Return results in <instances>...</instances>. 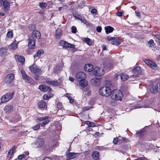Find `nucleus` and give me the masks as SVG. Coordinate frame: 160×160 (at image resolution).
I'll list each match as a JSON object with an SVG mask.
<instances>
[{"label":"nucleus","instance_id":"nucleus-23","mask_svg":"<svg viewBox=\"0 0 160 160\" xmlns=\"http://www.w3.org/2000/svg\"><path fill=\"white\" fill-rule=\"evenodd\" d=\"M121 43V42L119 41V39L118 38L113 37V40L111 42V43L112 45H115L118 46Z\"/></svg>","mask_w":160,"mask_h":160},{"label":"nucleus","instance_id":"nucleus-18","mask_svg":"<svg viewBox=\"0 0 160 160\" xmlns=\"http://www.w3.org/2000/svg\"><path fill=\"white\" fill-rule=\"evenodd\" d=\"M69 152L68 151H67L66 152V154L67 155V158L68 159H72L75 158L76 157V155L77 154V153L74 152H70L68 153Z\"/></svg>","mask_w":160,"mask_h":160},{"label":"nucleus","instance_id":"nucleus-3","mask_svg":"<svg viewBox=\"0 0 160 160\" xmlns=\"http://www.w3.org/2000/svg\"><path fill=\"white\" fill-rule=\"evenodd\" d=\"M112 92L111 89L107 87H102L99 89L100 94L103 96L108 97L111 95Z\"/></svg>","mask_w":160,"mask_h":160},{"label":"nucleus","instance_id":"nucleus-25","mask_svg":"<svg viewBox=\"0 0 160 160\" xmlns=\"http://www.w3.org/2000/svg\"><path fill=\"white\" fill-rule=\"evenodd\" d=\"M104 28L106 33L107 34L112 32L114 30L113 28L110 26L105 27Z\"/></svg>","mask_w":160,"mask_h":160},{"label":"nucleus","instance_id":"nucleus-31","mask_svg":"<svg viewBox=\"0 0 160 160\" xmlns=\"http://www.w3.org/2000/svg\"><path fill=\"white\" fill-rule=\"evenodd\" d=\"M18 44V43H14V42H13L9 46V48L10 49L15 50L17 48Z\"/></svg>","mask_w":160,"mask_h":160},{"label":"nucleus","instance_id":"nucleus-49","mask_svg":"<svg viewBox=\"0 0 160 160\" xmlns=\"http://www.w3.org/2000/svg\"><path fill=\"white\" fill-rule=\"evenodd\" d=\"M97 31L99 32H100L102 30V28L101 26H98L96 28Z\"/></svg>","mask_w":160,"mask_h":160},{"label":"nucleus","instance_id":"nucleus-26","mask_svg":"<svg viewBox=\"0 0 160 160\" xmlns=\"http://www.w3.org/2000/svg\"><path fill=\"white\" fill-rule=\"evenodd\" d=\"M12 106L10 105H9L6 106L4 108V110L6 112L10 113L12 110Z\"/></svg>","mask_w":160,"mask_h":160},{"label":"nucleus","instance_id":"nucleus-48","mask_svg":"<svg viewBox=\"0 0 160 160\" xmlns=\"http://www.w3.org/2000/svg\"><path fill=\"white\" fill-rule=\"evenodd\" d=\"M97 11L96 9H92L91 10V12L93 14H96Z\"/></svg>","mask_w":160,"mask_h":160},{"label":"nucleus","instance_id":"nucleus-40","mask_svg":"<svg viewBox=\"0 0 160 160\" xmlns=\"http://www.w3.org/2000/svg\"><path fill=\"white\" fill-rule=\"evenodd\" d=\"M7 37L9 38H12L13 37V33L12 31L8 32L7 34Z\"/></svg>","mask_w":160,"mask_h":160},{"label":"nucleus","instance_id":"nucleus-24","mask_svg":"<svg viewBox=\"0 0 160 160\" xmlns=\"http://www.w3.org/2000/svg\"><path fill=\"white\" fill-rule=\"evenodd\" d=\"M15 148V146H13L12 148L10 149L8 152V157L11 159L13 156V154L14 153V150Z\"/></svg>","mask_w":160,"mask_h":160},{"label":"nucleus","instance_id":"nucleus-46","mask_svg":"<svg viewBox=\"0 0 160 160\" xmlns=\"http://www.w3.org/2000/svg\"><path fill=\"white\" fill-rule=\"evenodd\" d=\"M72 32L73 33H75L77 32V28L74 26H73L72 27Z\"/></svg>","mask_w":160,"mask_h":160},{"label":"nucleus","instance_id":"nucleus-15","mask_svg":"<svg viewBox=\"0 0 160 160\" xmlns=\"http://www.w3.org/2000/svg\"><path fill=\"white\" fill-rule=\"evenodd\" d=\"M41 34L40 32L37 30H34L32 32L31 36L30 37H33V39H35L36 38L38 39L39 38L41 37Z\"/></svg>","mask_w":160,"mask_h":160},{"label":"nucleus","instance_id":"nucleus-30","mask_svg":"<svg viewBox=\"0 0 160 160\" xmlns=\"http://www.w3.org/2000/svg\"><path fill=\"white\" fill-rule=\"evenodd\" d=\"M92 156L94 159L97 160L99 158V153L97 151H95L92 153Z\"/></svg>","mask_w":160,"mask_h":160},{"label":"nucleus","instance_id":"nucleus-53","mask_svg":"<svg viewBox=\"0 0 160 160\" xmlns=\"http://www.w3.org/2000/svg\"><path fill=\"white\" fill-rule=\"evenodd\" d=\"M135 13H136V15L138 18H140L141 17V14L139 12H137V11H135Z\"/></svg>","mask_w":160,"mask_h":160},{"label":"nucleus","instance_id":"nucleus-42","mask_svg":"<svg viewBox=\"0 0 160 160\" xmlns=\"http://www.w3.org/2000/svg\"><path fill=\"white\" fill-rule=\"evenodd\" d=\"M48 118V116H45L42 118H38L37 119V121H42L44 120L47 119Z\"/></svg>","mask_w":160,"mask_h":160},{"label":"nucleus","instance_id":"nucleus-27","mask_svg":"<svg viewBox=\"0 0 160 160\" xmlns=\"http://www.w3.org/2000/svg\"><path fill=\"white\" fill-rule=\"evenodd\" d=\"M44 53V51L43 50H39L37 52L36 54L34 55V58L37 57L38 58H39L41 55L43 54Z\"/></svg>","mask_w":160,"mask_h":160},{"label":"nucleus","instance_id":"nucleus-20","mask_svg":"<svg viewBox=\"0 0 160 160\" xmlns=\"http://www.w3.org/2000/svg\"><path fill=\"white\" fill-rule=\"evenodd\" d=\"M74 17H75L77 19H78L83 22L85 24L87 25V20L84 18L82 17L80 15H77L76 16H74Z\"/></svg>","mask_w":160,"mask_h":160},{"label":"nucleus","instance_id":"nucleus-41","mask_svg":"<svg viewBox=\"0 0 160 160\" xmlns=\"http://www.w3.org/2000/svg\"><path fill=\"white\" fill-rule=\"evenodd\" d=\"M47 4L45 3L41 2L39 3V6L42 8H45L47 6Z\"/></svg>","mask_w":160,"mask_h":160},{"label":"nucleus","instance_id":"nucleus-37","mask_svg":"<svg viewBox=\"0 0 160 160\" xmlns=\"http://www.w3.org/2000/svg\"><path fill=\"white\" fill-rule=\"evenodd\" d=\"M68 42L64 41H62L60 42V45L65 47H68Z\"/></svg>","mask_w":160,"mask_h":160},{"label":"nucleus","instance_id":"nucleus-44","mask_svg":"<svg viewBox=\"0 0 160 160\" xmlns=\"http://www.w3.org/2000/svg\"><path fill=\"white\" fill-rule=\"evenodd\" d=\"M51 97V96H49V95L47 94H45L43 96V98L45 100H48L50 99Z\"/></svg>","mask_w":160,"mask_h":160},{"label":"nucleus","instance_id":"nucleus-10","mask_svg":"<svg viewBox=\"0 0 160 160\" xmlns=\"http://www.w3.org/2000/svg\"><path fill=\"white\" fill-rule=\"evenodd\" d=\"M86 76L85 73L82 72H78L76 76V79L78 81H79L80 80H82L86 79Z\"/></svg>","mask_w":160,"mask_h":160},{"label":"nucleus","instance_id":"nucleus-11","mask_svg":"<svg viewBox=\"0 0 160 160\" xmlns=\"http://www.w3.org/2000/svg\"><path fill=\"white\" fill-rule=\"evenodd\" d=\"M160 82L156 84L155 86H153L150 88V90L152 93H155L157 92H159V90H160Z\"/></svg>","mask_w":160,"mask_h":160},{"label":"nucleus","instance_id":"nucleus-14","mask_svg":"<svg viewBox=\"0 0 160 160\" xmlns=\"http://www.w3.org/2000/svg\"><path fill=\"white\" fill-rule=\"evenodd\" d=\"M99 78L96 77L95 78H92L91 80V82L92 85L95 86H98L100 85V82Z\"/></svg>","mask_w":160,"mask_h":160},{"label":"nucleus","instance_id":"nucleus-60","mask_svg":"<svg viewBox=\"0 0 160 160\" xmlns=\"http://www.w3.org/2000/svg\"><path fill=\"white\" fill-rule=\"evenodd\" d=\"M98 149H105V148H106L103 147L102 146V147H98Z\"/></svg>","mask_w":160,"mask_h":160},{"label":"nucleus","instance_id":"nucleus-54","mask_svg":"<svg viewBox=\"0 0 160 160\" xmlns=\"http://www.w3.org/2000/svg\"><path fill=\"white\" fill-rule=\"evenodd\" d=\"M122 12H118L117 13V15L118 17H121L122 16Z\"/></svg>","mask_w":160,"mask_h":160},{"label":"nucleus","instance_id":"nucleus-21","mask_svg":"<svg viewBox=\"0 0 160 160\" xmlns=\"http://www.w3.org/2000/svg\"><path fill=\"white\" fill-rule=\"evenodd\" d=\"M3 7L4 9L5 12L9 11L10 9V4L9 3L6 1H3Z\"/></svg>","mask_w":160,"mask_h":160},{"label":"nucleus","instance_id":"nucleus-28","mask_svg":"<svg viewBox=\"0 0 160 160\" xmlns=\"http://www.w3.org/2000/svg\"><path fill=\"white\" fill-rule=\"evenodd\" d=\"M88 84V82L86 79L82 80H80V81H79V84L82 87H86L87 85Z\"/></svg>","mask_w":160,"mask_h":160},{"label":"nucleus","instance_id":"nucleus-6","mask_svg":"<svg viewBox=\"0 0 160 160\" xmlns=\"http://www.w3.org/2000/svg\"><path fill=\"white\" fill-rule=\"evenodd\" d=\"M28 45L30 49H34L35 48L36 40L33 37H30L28 39Z\"/></svg>","mask_w":160,"mask_h":160},{"label":"nucleus","instance_id":"nucleus-39","mask_svg":"<svg viewBox=\"0 0 160 160\" xmlns=\"http://www.w3.org/2000/svg\"><path fill=\"white\" fill-rule=\"evenodd\" d=\"M85 41L88 45H92V43L91 42V40L89 38H86L85 39Z\"/></svg>","mask_w":160,"mask_h":160},{"label":"nucleus","instance_id":"nucleus-7","mask_svg":"<svg viewBox=\"0 0 160 160\" xmlns=\"http://www.w3.org/2000/svg\"><path fill=\"white\" fill-rule=\"evenodd\" d=\"M15 76L13 73H10L7 75L6 77L5 82L6 84H10L14 79Z\"/></svg>","mask_w":160,"mask_h":160},{"label":"nucleus","instance_id":"nucleus-61","mask_svg":"<svg viewBox=\"0 0 160 160\" xmlns=\"http://www.w3.org/2000/svg\"><path fill=\"white\" fill-rule=\"evenodd\" d=\"M142 107H143V108H148V107H147V106H143L142 107H137V106H135V108H142Z\"/></svg>","mask_w":160,"mask_h":160},{"label":"nucleus","instance_id":"nucleus-9","mask_svg":"<svg viewBox=\"0 0 160 160\" xmlns=\"http://www.w3.org/2000/svg\"><path fill=\"white\" fill-rule=\"evenodd\" d=\"M44 142V141L43 139L39 138L35 141L34 143V145L36 147H40L43 146Z\"/></svg>","mask_w":160,"mask_h":160},{"label":"nucleus","instance_id":"nucleus-17","mask_svg":"<svg viewBox=\"0 0 160 160\" xmlns=\"http://www.w3.org/2000/svg\"><path fill=\"white\" fill-rule=\"evenodd\" d=\"M39 89L44 92L49 91L51 90V88L48 86L44 85H41L39 86Z\"/></svg>","mask_w":160,"mask_h":160},{"label":"nucleus","instance_id":"nucleus-36","mask_svg":"<svg viewBox=\"0 0 160 160\" xmlns=\"http://www.w3.org/2000/svg\"><path fill=\"white\" fill-rule=\"evenodd\" d=\"M148 46L150 47H152L155 45L154 43V41L152 39L150 40L148 42Z\"/></svg>","mask_w":160,"mask_h":160},{"label":"nucleus","instance_id":"nucleus-19","mask_svg":"<svg viewBox=\"0 0 160 160\" xmlns=\"http://www.w3.org/2000/svg\"><path fill=\"white\" fill-rule=\"evenodd\" d=\"M93 69V66L90 64H86L84 67V70L87 72H91L92 71Z\"/></svg>","mask_w":160,"mask_h":160},{"label":"nucleus","instance_id":"nucleus-63","mask_svg":"<svg viewBox=\"0 0 160 160\" xmlns=\"http://www.w3.org/2000/svg\"><path fill=\"white\" fill-rule=\"evenodd\" d=\"M0 15L1 16H4L5 15V13L4 12H0Z\"/></svg>","mask_w":160,"mask_h":160},{"label":"nucleus","instance_id":"nucleus-55","mask_svg":"<svg viewBox=\"0 0 160 160\" xmlns=\"http://www.w3.org/2000/svg\"><path fill=\"white\" fill-rule=\"evenodd\" d=\"M69 79L70 81L72 82H73L75 80V79L74 78H73L71 76L69 77Z\"/></svg>","mask_w":160,"mask_h":160},{"label":"nucleus","instance_id":"nucleus-34","mask_svg":"<svg viewBox=\"0 0 160 160\" xmlns=\"http://www.w3.org/2000/svg\"><path fill=\"white\" fill-rule=\"evenodd\" d=\"M85 123L86 124L90 127H94L96 126L95 123L89 121H86L85 122Z\"/></svg>","mask_w":160,"mask_h":160},{"label":"nucleus","instance_id":"nucleus-62","mask_svg":"<svg viewBox=\"0 0 160 160\" xmlns=\"http://www.w3.org/2000/svg\"><path fill=\"white\" fill-rule=\"evenodd\" d=\"M43 160H52V159L49 157H46L44 158Z\"/></svg>","mask_w":160,"mask_h":160},{"label":"nucleus","instance_id":"nucleus-2","mask_svg":"<svg viewBox=\"0 0 160 160\" xmlns=\"http://www.w3.org/2000/svg\"><path fill=\"white\" fill-rule=\"evenodd\" d=\"M111 98L112 99L115 100L122 101V98L123 96V94L122 91L119 90L115 89L112 92Z\"/></svg>","mask_w":160,"mask_h":160},{"label":"nucleus","instance_id":"nucleus-50","mask_svg":"<svg viewBox=\"0 0 160 160\" xmlns=\"http://www.w3.org/2000/svg\"><path fill=\"white\" fill-rule=\"evenodd\" d=\"M68 47L73 48L74 47L75 45L74 44H71L70 43H68Z\"/></svg>","mask_w":160,"mask_h":160},{"label":"nucleus","instance_id":"nucleus-22","mask_svg":"<svg viewBox=\"0 0 160 160\" xmlns=\"http://www.w3.org/2000/svg\"><path fill=\"white\" fill-rule=\"evenodd\" d=\"M104 71L102 69H100L98 72H96V74H94L96 77L99 78V79H102V76L104 75Z\"/></svg>","mask_w":160,"mask_h":160},{"label":"nucleus","instance_id":"nucleus-57","mask_svg":"<svg viewBox=\"0 0 160 160\" xmlns=\"http://www.w3.org/2000/svg\"><path fill=\"white\" fill-rule=\"evenodd\" d=\"M113 37H108L107 38V39L109 41H112L113 40Z\"/></svg>","mask_w":160,"mask_h":160},{"label":"nucleus","instance_id":"nucleus-8","mask_svg":"<svg viewBox=\"0 0 160 160\" xmlns=\"http://www.w3.org/2000/svg\"><path fill=\"white\" fill-rule=\"evenodd\" d=\"M146 64L151 68L156 70L158 68V66L156 64L151 60H146L144 61Z\"/></svg>","mask_w":160,"mask_h":160},{"label":"nucleus","instance_id":"nucleus-58","mask_svg":"<svg viewBox=\"0 0 160 160\" xmlns=\"http://www.w3.org/2000/svg\"><path fill=\"white\" fill-rule=\"evenodd\" d=\"M116 104L115 102L114 101L111 102L110 103V104L112 106H115Z\"/></svg>","mask_w":160,"mask_h":160},{"label":"nucleus","instance_id":"nucleus-29","mask_svg":"<svg viewBox=\"0 0 160 160\" xmlns=\"http://www.w3.org/2000/svg\"><path fill=\"white\" fill-rule=\"evenodd\" d=\"M120 76L121 80L123 81H126L128 78V75L125 73L121 74Z\"/></svg>","mask_w":160,"mask_h":160},{"label":"nucleus","instance_id":"nucleus-47","mask_svg":"<svg viewBox=\"0 0 160 160\" xmlns=\"http://www.w3.org/2000/svg\"><path fill=\"white\" fill-rule=\"evenodd\" d=\"M100 69L98 67H95L93 71L94 74H96V72H98V71Z\"/></svg>","mask_w":160,"mask_h":160},{"label":"nucleus","instance_id":"nucleus-5","mask_svg":"<svg viewBox=\"0 0 160 160\" xmlns=\"http://www.w3.org/2000/svg\"><path fill=\"white\" fill-rule=\"evenodd\" d=\"M14 94V92H8L3 96L1 98V102L5 103L8 102L12 98Z\"/></svg>","mask_w":160,"mask_h":160},{"label":"nucleus","instance_id":"nucleus-12","mask_svg":"<svg viewBox=\"0 0 160 160\" xmlns=\"http://www.w3.org/2000/svg\"><path fill=\"white\" fill-rule=\"evenodd\" d=\"M45 82L48 84L51 85L55 86H58L59 84V83L58 81H51L49 78L47 79L45 81Z\"/></svg>","mask_w":160,"mask_h":160},{"label":"nucleus","instance_id":"nucleus-52","mask_svg":"<svg viewBox=\"0 0 160 160\" xmlns=\"http://www.w3.org/2000/svg\"><path fill=\"white\" fill-rule=\"evenodd\" d=\"M24 155H23V154L20 155L18 156V158L19 159H22V158H24Z\"/></svg>","mask_w":160,"mask_h":160},{"label":"nucleus","instance_id":"nucleus-16","mask_svg":"<svg viewBox=\"0 0 160 160\" xmlns=\"http://www.w3.org/2000/svg\"><path fill=\"white\" fill-rule=\"evenodd\" d=\"M132 72L133 74V76L138 77V75L141 74V71L140 68L139 67H137L133 69Z\"/></svg>","mask_w":160,"mask_h":160},{"label":"nucleus","instance_id":"nucleus-51","mask_svg":"<svg viewBox=\"0 0 160 160\" xmlns=\"http://www.w3.org/2000/svg\"><path fill=\"white\" fill-rule=\"evenodd\" d=\"M113 142L114 144H117L118 142V138H114Z\"/></svg>","mask_w":160,"mask_h":160},{"label":"nucleus","instance_id":"nucleus-35","mask_svg":"<svg viewBox=\"0 0 160 160\" xmlns=\"http://www.w3.org/2000/svg\"><path fill=\"white\" fill-rule=\"evenodd\" d=\"M28 28L29 29L30 31H34V30H35L36 28V25L34 24H31L29 26Z\"/></svg>","mask_w":160,"mask_h":160},{"label":"nucleus","instance_id":"nucleus-56","mask_svg":"<svg viewBox=\"0 0 160 160\" xmlns=\"http://www.w3.org/2000/svg\"><path fill=\"white\" fill-rule=\"evenodd\" d=\"M102 50H106L107 49L106 46L104 45H102Z\"/></svg>","mask_w":160,"mask_h":160},{"label":"nucleus","instance_id":"nucleus-33","mask_svg":"<svg viewBox=\"0 0 160 160\" xmlns=\"http://www.w3.org/2000/svg\"><path fill=\"white\" fill-rule=\"evenodd\" d=\"M65 96L69 99L70 103H72L73 102L74 99L70 96V94L67 93L65 94Z\"/></svg>","mask_w":160,"mask_h":160},{"label":"nucleus","instance_id":"nucleus-64","mask_svg":"<svg viewBox=\"0 0 160 160\" xmlns=\"http://www.w3.org/2000/svg\"><path fill=\"white\" fill-rule=\"evenodd\" d=\"M138 160H148L146 158H140Z\"/></svg>","mask_w":160,"mask_h":160},{"label":"nucleus","instance_id":"nucleus-13","mask_svg":"<svg viewBox=\"0 0 160 160\" xmlns=\"http://www.w3.org/2000/svg\"><path fill=\"white\" fill-rule=\"evenodd\" d=\"M15 58L17 61L19 62L22 65L24 63L25 58L23 56L17 54L15 55Z\"/></svg>","mask_w":160,"mask_h":160},{"label":"nucleus","instance_id":"nucleus-43","mask_svg":"<svg viewBox=\"0 0 160 160\" xmlns=\"http://www.w3.org/2000/svg\"><path fill=\"white\" fill-rule=\"evenodd\" d=\"M41 124V125L42 127H43L46 124L48 123L49 122L50 120H45Z\"/></svg>","mask_w":160,"mask_h":160},{"label":"nucleus","instance_id":"nucleus-38","mask_svg":"<svg viewBox=\"0 0 160 160\" xmlns=\"http://www.w3.org/2000/svg\"><path fill=\"white\" fill-rule=\"evenodd\" d=\"M7 49H6L3 48L0 51V54L2 56H3L7 53Z\"/></svg>","mask_w":160,"mask_h":160},{"label":"nucleus","instance_id":"nucleus-1","mask_svg":"<svg viewBox=\"0 0 160 160\" xmlns=\"http://www.w3.org/2000/svg\"><path fill=\"white\" fill-rule=\"evenodd\" d=\"M29 68L33 75V78L36 80H38L42 73L41 69L35 64H33L29 66Z\"/></svg>","mask_w":160,"mask_h":160},{"label":"nucleus","instance_id":"nucleus-32","mask_svg":"<svg viewBox=\"0 0 160 160\" xmlns=\"http://www.w3.org/2000/svg\"><path fill=\"white\" fill-rule=\"evenodd\" d=\"M38 105L39 108H43L45 106L46 103L44 101L41 100L38 103Z\"/></svg>","mask_w":160,"mask_h":160},{"label":"nucleus","instance_id":"nucleus-45","mask_svg":"<svg viewBox=\"0 0 160 160\" xmlns=\"http://www.w3.org/2000/svg\"><path fill=\"white\" fill-rule=\"evenodd\" d=\"M40 124H38L34 126H33L32 128L34 130H37L40 127Z\"/></svg>","mask_w":160,"mask_h":160},{"label":"nucleus","instance_id":"nucleus-4","mask_svg":"<svg viewBox=\"0 0 160 160\" xmlns=\"http://www.w3.org/2000/svg\"><path fill=\"white\" fill-rule=\"evenodd\" d=\"M20 72L22 74L23 79H24L26 82L31 84L33 83L34 81L33 79L31 77L27 75L24 70H21Z\"/></svg>","mask_w":160,"mask_h":160},{"label":"nucleus","instance_id":"nucleus-59","mask_svg":"<svg viewBox=\"0 0 160 160\" xmlns=\"http://www.w3.org/2000/svg\"><path fill=\"white\" fill-rule=\"evenodd\" d=\"M155 37L156 38L158 39L159 40H160V34H157L155 35Z\"/></svg>","mask_w":160,"mask_h":160}]
</instances>
